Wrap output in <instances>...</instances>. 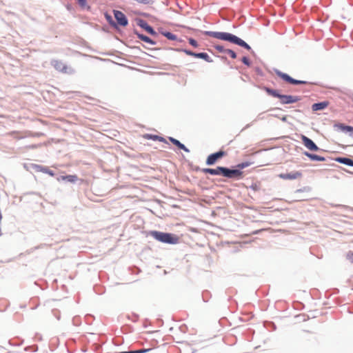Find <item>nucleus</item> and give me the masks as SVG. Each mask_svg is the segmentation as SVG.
Instances as JSON below:
<instances>
[{
	"mask_svg": "<svg viewBox=\"0 0 353 353\" xmlns=\"http://www.w3.org/2000/svg\"><path fill=\"white\" fill-rule=\"evenodd\" d=\"M250 165V163H247V162H246V163H241V164H239V165H237V167H238L239 168L243 169V168H246V167L249 166Z\"/></svg>",
	"mask_w": 353,
	"mask_h": 353,
	"instance_id": "nucleus-26",
	"label": "nucleus"
},
{
	"mask_svg": "<svg viewBox=\"0 0 353 353\" xmlns=\"http://www.w3.org/2000/svg\"><path fill=\"white\" fill-rule=\"evenodd\" d=\"M275 73L279 77H280L283 81H285V82L290 83V84L298 85V84H306L307 83V82L305 81H299V80L294 79L293 78L290 77L288 74L283 73V72H281L280 70H275Z\"/></svg>",
	"mask_w": 353,
	"mask_h": 353,
	"instance_id": "nucleus-5",
	"label": "nucleus"
},
{
	"mask_svg": "<svg viewBox=\"0 0 353 353\" xmlns=\"http://www.w3.org/2000/svg\"><path fill=\"white\" fill-rule=\"evenodd\" d=\"M138 3L142 4H149L150 3V0H136Z\"/></svg>",
	"mask_w": 353,
	"mask_h": 353,
	"instance_id": "nucleus-27",
	"label": "nucleus"
},
{
	"mask_svg": "<svg viewBox=\"0 0 353 353\" xmlns=\"http://www.w3.org/2000/svg\"><path fill=\"white\" fill-rule=\"evenodd\" d=\"M150 235L156 240L168 244H176L179 242V237L174 234L165 233L159 231H151Z\"/></svg>",
	"mask_w": 353,
	"mask_h": 353,
	"instance_id": "nucleus-3",
	"label": "nucleus"
},
{
	"mask_svg": "<svg viewBox=\"0 0 353 353\" xmlns=\"http://www.w3.org/2000/svg\"><path fill=\"white\" fill-rule=\"evenodd\" d=\"M301 176L302 173L300 171H294L290 173H281L279 174V177L283 180H294Z\"/></svg>",
	"mask_w": 353,
	"mask_h": 353,
	"instance_id": "nucleus-7",
	"label": "nucleus"
},
{
	"mask_svg": "<svg viewBox=\"0 0 353 353\" xmlns=\"http://www.w3.org/2000/svg\"><path fill=\"white\" fill-rule=\"evenodd\" d=\"M170 141L174 144L176 146H177L179 149H181L187 152H189V150L183 145L179 141L174 139V138H170Z\"/></svg>",
	"mask_w": 353,
	"mask_h": 353,
	"instance_id": "nucleus-14",
	"label": "nucleus"
},
{
	"mask_svg": "<svg viewBox=\"0 0 353 353\" xmlns=\"http://www.w3.org/2000/svg\"><path fill=\"white\" fill-rule=\"evenodd\" d=\"M339 128L341 129L343 132H350L353 136V127L345 125L343 124H340L338 125Z\"/></svg>",
	"mask_w": 353,
	"mask_h": 353,
	"instance_id": "nucleus-19",
	"label": "nucleus"
},
{
	"mask_svg": "<svg viewBox=\"0 0 353 353\" xmlns=\"http://www.w3.org/2000/svg\"><path fill=\"white\" fill-rule=\"evenodd\" d=\"M301 139L305 147H306L308 150L311 151L319 150V147L313 142L312 140L306 136L301 135Z\"/></svg>",
	"mask_w": 353,
	"mask_h": 353,
	"instance_id": "nucleus-8",
	"label": "nucleus"
},
{
	"mask_svg": "<svg viewBox=\"0 0 353 353\" xmlns=\"http://www.w3.org/2000/svg\"><path fill=\"white\" fill-rule=\"evenodd\" d=\"M214 48L219 52H225V50L228 49H225L223 46L221 45H215Z\"/></svg>",
	"mask_w": 353,
	"mask_h": 353,
	"instance_id": "nucleus-22",
	"label": "nucleus"
},
{
	"mask_svg": "<svg viewBox=\"0 0 353 353\" xmlns=\"http://www.w3.org/2000/svg\"><path fill=\"white\" fill-rule=\"evenodd\" d=\"M51 64L57 70L62 73L69 72L68 67L60 60H52Z\"/></svg>",
	"mask_w": 353,
	"mask_h": 353,
	"instance_id": "nucleus-9",
	"label": "nucleus"
},
{
	"mask_svg": "<svg viewBox=\"0 0 353 353\" xmlns=\"http://www.w3.org/2000/svg\"><path fill=\"white\" fill-rule=\"evenodd\" d=\"M194 57L203 59L205 60L208 62H211L212 61V60L210 59V57L208 56V54L207 53H205V52L195 53V57Z\"/></svg>",
	"mask_w": 353,
	"mask_h": 353,
	"instance_id": "nucleus-16",
	"label": "nucleus"
},
{
	"mask_svg": "<svg viewBox=\"0 0 353 353\" xmlns=\"http://www.w3.org/2000/svg\"><path fill=\"white\" fill-rule=\"evenodd\" d=\"M225 151L220 150L217 152L210 154L206 159V164L208 165H214L219 159L226 156Z\"/></svg>",
	"mask_w": 353,
	"mask_h": 353,
	"instance_id": "nucleus-6",
	"label": "nucleus"
},
{
	"mask_svg": "<svg viewBox=\"0 0 353 353\" xmlns=\"http://www.w3.org/2000/svg\"><path fill=\"white\" fill-rule=\"evenodd\" d=\"M336 161L339 163L349 165L353 166V160L348 158L345 157H339L336 159Z\"/></svg>",
	"mask_w": 353,
	"mask_h": 353,
	"instance_id": "nucleus-12",
	"label": "nucleus"
},
{
	"mask_svg": "<svg viewBox=\"0 0 353 353\" xmlns=\"http://www.w3.org/2000/svg\"><path fill=\"white\" fill-rule=\"evenodd\" d=\"M141 27L143 28L148 33L150 34H155L156 32L154 30V29L149 26L148 23H144L143 25H141Z\"/></svg>",
	"mask_w": 353,
	"mask_h": 353,
	"instance_id": "nucleus-20",
	"label": "nucleus"
},
{
	"mask_svg": "<svg viewBox=\"0 0 353 353\" xmlns=\"http://www.w3.org/2000/svg\"><path fill=\"white\" fill-rule=\"evenodd\" d=\"M305 155L307 156L309 159L313 161H325V158L316 154H311L307 152H305Z\"/></svg>",
	"mask_w": 353,
	"mask_h": 353,
	"instance_id": "nucleus-15",
	"label": "nucleus"
},
{
	"mask_svg": "<svg viewBox=\"0 0 353 353\" xmlns=\"http://www.w3.org/2000/svg\"><path fill=\"white\" fill-rule=\"evenodd\" d=\"M147 137H150L151 139H152L153 140H157V139H159V137L157 136V135H147Z\"/></svg>",
	"mask_w": 353,
	"mask_h": 353,
	"instance_id": "nucleus-29",
	"label": "nucleus"
},
{
	"mask_svg": "<svg viewBox=\"0 0 353 353\" xmlns=\"http://www.w3.org/2000/svg\"><path fill=\"white\" fill-rule=\"evenodd\" d=\"M204 34L207 36H210L220 40L230 41L239 46L243 47L247 50L251 49L250 46L241 39L228 32L205 31Z\"/></svg>",
	"mask_w": 353,
	"mask_h": 353,
	"instance_id": "nucleus-1",
	"label": "nucleus"
},
{
	"mask_svg": "<svg viewBox=\"0 0 353 353\" xmlns=\"http://www.w3.org/2000/svg\"><path fill=\"white\" fill-rule=\"evenodd\" d=\"M350 259L351 260V261L353 263V254H351L350 255Z\"/></svg>",
	"mask_w": 353,
	"mask_h": 353,
	"instance_id": "nucleus-30",
	"label": "nucleus"
},
{
	"mask_svg": "<svg viewBox=\"0 0 353 353\" xmlns=\"http://www.w3.org/2000/svg\"><path fill=\"white\" fill-rule=\"evenodd\" d=\"M114 15L119 25L121 26H126L128 25V19L122 12L114 10Z\"/></svg>",
	"mask_w": 353,
	"mask_h": 353,
	"instance_id": "nucleus-10",
	"label": "nucleus"
},
{
	"mask_svg": "<svg viewBox=\"0 0 353 353\" xmlns=\"http://www.w3.org/2000/svg\"><path fill=\"white\" fill-rule=\"evenodd\" d=\"M184 52L188 54V55H190V56H192V57H195V53L196 52H193L192 51H190V50H184Z\"/></svg>",
	"mask_w": 353,
	"mask_h": 353,
	"instance_id": "nucleus-28",
	"label": "nucleus"
},
{
	"mask_svg": "<svg viewBox=\"0 0 353 353\" xmlns=\"http://www.w3.org/2000/svg\"><path fill=\"white\" fill-rule=\"evenodd\" d=\"M163 34L166 37L168 38V39L171 40V41H176L177 39V37L170 32H163Z\"/></svg>",
	"mask_w": 353,
	"mask_h": 353,
	"instance_id": "nucleus-21",
	"label": "nucleus"
},
{
	"mask_svg": "<svg viewBox=\"0 0 353 353\" xmlns=\"http://www.w3.org/2000/svg\"><path fill=\"white\" fill-rule=\"evenodd\" d=\"M138 38L139 39H141V41H143L144 42H146L148 43H150L151 45H154L155 44L154 41H153L150 38H149L148 37H147L145 35L139 34H138Z\"/></svg>",
	"mask_w": 353,
	"mask_h": 353,
	"instance_id": "nucleus-17",
	"label": "nucleus"
},
{
	"mask_svg": "<svg viewBox=\"0 0 353 353\" xmlns=\"http://www.w3.org/2000/svg\"><path fill=\"white\" fill-rule=\"evenodd\" d=\"M48 173L51 176H54V173L52 171H49Z\"/></svg>",
	"mask_w": 353,
	"mask_h": 353,
	"instance_id": "nucleus-31",
	"label": "nucleus"
},
{
	"mask_svg": "<svg viewBox=\"0 0 353 353\" xmlns=\"http://www.w3.org/2000/svg\"><path fill=\"white\" fill-rule=\"evenodd\" d=\"M329 103L327 101H323L321 103H314L312 106L313 111H318L325 109L327 107Z\"/></svg>",
	"mask_w": 353,
	"mask_h": 353,
	"instance_id": "nucleus-11",
	"label": "nucleus"
},
{
	"mask_svg": "<svg viewBox=\"0 0 353 353\" xmlns=\"http://www.w3.org/2000/svg\"><path fill=\"white\" fill-rule=\"evenodd\" d=\"M241 60H242V62L244 64H245L246 65L249 66L250 65V60L248 57H243Z\"/></svg>",
	"mask_w": 353,
	"mask_h": 353,
	"instance_id": "nucleus-25",
	"label": "nucleus"
},
{
	"mask_svg": "<svg viewBox=\"0 0 353 353\" xmlns=\"http://www.w3.org/2000/svg\"><path fill=\"white\" fill-rule=\"evenodd\" d=\"M79 6L81 7V9H90V6H88L86 0H76Z\"/></svg>",
	"mask_w": 353,
	"mask_h": 353,
	"instance_id": "nucleus-18",
	"label": "nucleus"
},
{
	"mask_svg": "<svg viewBox=\"0 0 353 353\" xmlns=\"http://www.w3.org/2000/svg\"><path fill=\"white\" fill-rule=\"evenodd\" d=\"M264 90L270 96L279 98L282 104H290L296 103L301 100L298 96L280 94L277 90L264 87Z\"/></svg>",
	"mask_w": 353,
	"mask_h": 353,
	"instance_id": "nucleus-4",
	"label": "nucleus"
},
{
	"mask_svg": "<svg viewBox=\"0 0 353 353\" xmlns=\"http://www.w3.org/2000/svg\"><path fill=\"white\" fill-rule=\"evenodd\" d=\"M225 53L228 54L232 59L236 58V52L232 50L228 49L227 50H225Z\"/></svg>",
	"mask_w": 353,
	"mask_h": 353,
	"instance_id": "nucleus-23",
	"label": "nucleus"
},
{
	"mask_svg": "<svg viewBox=\"0 0 353 353\" xmlns=\"http://www.w3.org/2000/svg\"><path fill=\"white\" fill-rule=\"evenodd\" d=\"M59 180L67 181L70 183H74L78 180V177L77 175H66L61 176Z\"/></svg>",
	"mask_w": 353,
	"mask_h": 353,
	"instance_id": "nucleus-13",
	"label": "nucleus"
},
{
	"mask_svg": "<svg viewBox=\"0 0 353 353\" xmlns=\"http://www.w3.org/2000/svg\"><path fill=\"white\" fill-rule=\"evenodd\" d=\"M188 41H189V43L191 46H192L193 47H195V48L198 47V43H197V41L195 39H194L192 38H190L188 39Z\"/></svg>",
	"mask_w": 353,
	"mask_h": 353,
	"instance_id": "nucleus-24",
	"label": "nucleus"
},
{
	"mask_svg": "<svg viewBox=\"0 0 353 353\" xmlns=\"http://www.w3.org/2000/svg\"><path fill=\"white\" fill-rule=\"evenodd\" d=\"M202 172L205 174L221 175L228 178L239 177L242 174V172L239 170H230L224 167H217L215 169L203 168Z\"/></svg>",
	"mask_w": 353,
	"mask_h": 353,
	"instance_id": "nucleus-2",
	"label": "nucleus"
}]
</instances>
